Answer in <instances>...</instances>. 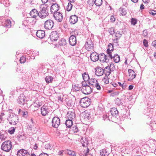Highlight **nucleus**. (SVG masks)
I'll return each instance as SVG.
<instances>
[{"mask_svg": "<svg viewBox=\"0 0 156 156\" xmlns=\"http://www.w3.org/2000/svg\"><path fill=\"white\" fill-rule=\"evenodd\" d=\"M7 120L10 125H16L18 122L19 119L17 115L13 113H11Z\"/></svg>", "mask_w": 156, "mask_h": 156, "instance_id": "nucleus-1", "label": "nucleus"}, {"mask_svg": "<svg viewBox=\"0 0 156 156\" xmlns=\"http://www.w3.org/2000/svg\"><path fill=\"white\" fill-rule=\"evenodd\" d=\"M48 7L46 4L42 7L39 12V17L44 19L48 15Z\"/></svg>", "mask_w": 156, "mask_h": 156, "instance_id": "nucleus-2", "label": "nucleus"}, {"mask_svg": "<svg viewBox=\"0 0 156 156\" xmlns=\"http://www.w3.org/2000/svg\"><path fill=\"white\" fill-rule=\"evenodd\" d=\"M12 147V144L10 140H7L3 142L1 147V149L5 152H9Z\"/></svg>", "mask_w": 156, "mask_h": 156, "instance_id": "nucleus-3", "label": "nucleus"}, {"mask_svg": "<svg viewBox=\"0 0 156 156\" xmlns=\"http://www.w3.org/2000/svg\"><path fill=\"white\" fill-rule=\"evenodd\" d=\"M90 100L85 97L81 99L80 101V105L82 107L86 108L88 107L90 104Z\"/></svg>", "mask_w": 156, "mask_h": 156, "instance_id": "nucleus-4", "label": "nucleus"}, {"mask_svg": "<svg viewBox=\"0 0 156 156\" xmlns=\"http://www.w3.org/2000/svg\"><path fill=\"white\" fill-rule=\"evenodd\" d=\"M88 83L90 85L96 88L98 90H101V87L95 79L92 78L88 80Z\"/></svg>", "mask_w": 156, "mask_h": 156, "instance_id": "nucleus-5", "label": "nucleus"}, {"mask_svg": "<svg viewBox=\"0 0 156 156\" xmlns=\"http://www.w3.org/2000/svg\"><path fill=\"white\" fill-rule=\"evenodd\" d=\"M89 151V149L87 147H83L80 150L79 154L81 156H90Z\"/></svg>", "mask_w": 156, "mask_h": 156, "instance_id": "nucleus-6", "label": "nucleus"}, {"mask_svg": "<svg viewBox=\"0 0 156 156\" xmlns=\"http://www.w3.org/2000/svg\"><path fill=\"white\" fill-rule=\"evenodd\" d=\"M51 122L52 127L57 128L60 124V119L57 117H54L52 119Z\"/></svg>", "mask_w": 156, "mask_h": 156, "instance_id": "nucleus-7", "label": "nucleus"}, {"mask_svg": "<svg viewBox=\"0 0 156 156\" xmlns=\"http://www.w3.org/2000/svg\"><path fill=\"white\" fill-rule=\"evenodd\" d=\"M85 48L88 51H90L94 48L93 44L90 39H87L85 44Z\"/></svg>", "mask_w": 156, "mask_h": 156, "instance_id": "nucleus-8", "label": "nucleus"}, {"mask_svg": "<svg viewBox=\"0 0 156 156\" xmlns=\"http://www.w3.org/2000/svg\"><path fill=\"white\" fill-rule=\"evenodd\" d=\"M54 22L53 21L51 20H46L44 23V28L47 30L51 29L53 27Z\"/></svg>", "mask_w": 156, "mask_h": 156, "instance_id": "nucleus-9", "label": "nucleus"}, {"mask_svg": "<svg viewBox=\"0 0 156 156\" xmlns=\"http://www.w3.org/2000/svg\"><path fill=\"white\" fill-rule=\"evenodd\" d=\"M113 67L114 68L115 67L114 64L111 62L110 64V66H108L103 69V71H104V73L105 74L106 76H108L110 75L112 71L111 69V68L112 67V68Z\"/></svg>", "mask_w": 156, "mask_h": 156, "instance_id": "nucleus-10", "label": "nucleus"}, {"mask_svg": "<svg viewBox=\"0 0 156 156\" xmlns=\"http://www.w3.org/2000/svg\"><path fill=\"white\" fill-rule=\"evenodd\" d=\"M81 91L85 94H89L92 92V88L91 87L88 85L84 87H82Z\"/></svg>", "mask_w": 156, "mask_h": 156, "instance_id": "nucleus-11", "label": "nucleus"}, {"mask_svg": "<svg viewBox=\"0 0 156 156\" xmlns=\"http://www.w3.org/2000/svg\"><path fill=\"white\" fill-rule=\"evenodd\" d=\"M49 38L51 41H55L58 38V34L56 31H53L51 32L49 35Z\"/></svg>", "mask_w": 156, "mask_h": 156, "instance_id": "nucleus-12", "label": "nucleus"}, {"mask_svg": "<svg viewBox=\"0 0 156 156\" xmlns=\"http://www.w3.org/2000/svg\"><path fill=\"white\" fill-rule=\"evenodd\" d=\"M53 16L54 19L59 22H61L63 19L62 13L59 12L54 13Z\"/></svg>", "mask_w": 156, "mask_h": 156, "instance_id": "nucleus-13", "label": "nucleus"}, {"mask_svg": "<svg viewBox=\"0 0 156 156\" xmlns=\"http://www.w3.org/2000/svg\"><path fill=\"white\" fill-rule=\"evenodd\" d=\"M108 54L105 55L104 53H101L99 56V60L102 62H106L107 63L109 62V59L107 57H108Z\"/></svg>", "mask_w": 156, "mask_h": 156, "instance_id": "nucleus-14", "label": "nucleus"}, {"mask_svg": "<svg viewBox=\"0 0 156 156\" xmlns=\"http://www.w3.org/2000/svg\"><path fill=\"white\" fill-rule=\"evenodd\" d=\"M113 46L111 43L109 44L108 46V49L107 50L106 52L108 54V56L110 58H112V52L113 51Z\"/></svg>", "mask_w": 156, "mask_h": 156, "instance_id": "nucleus-15", "label": "nucleus"}, {"mask_svg": "<svg viewBox=\"0 0 156 156\" xmlns=\"http://www.w3.org/2000/svg\"><path fill=\"white\" fill-rule=\"evenodd\" d=\"M30 153L27 150L21 149L17 151V156H30Z\"/></svg>", "mask_w": 156, "mask_h": 156, "instance_id": "nucleus-16", "label": "nucleus"}, {"mask_svg": "<svg viewBox=\"0 0 156 156\" xmlns=\"http://www.w3.org/2000/svg\"><path fill=\"white\" fill-rule=\"evenodd\" d=\"M60 8V7L58 4L56 3H53L51 7L50 12L51 13H55L57 12Z\"/></svg>", "mask_w": 156, "mask_h": 156, "instance_id": "nucleus-17", "label": "nucleus"}, {"mask_svg": "<svg viewBox=\"0 0 156 156\" xmlns=\"http://www.w3.org/2000/svg\"><path fill=\"white\" fill-rule=\"evenodd\" d=\"M95 74L97 76H100L102 75L104 73L103 69L101 67H97L95 69Z\"/></svg>", "mask_w": 156, "mask_h": 156, "instance_id": "nucleus-18", "label": "nucleus"}, {"mask_svg": "<svg viewBox=\"0 0 156 156\" xmlns=\"http://www.w3.org/2000/svg\"><path fill=\"white\" fill-rule=\"evenodd\" d=\"M99 56L98 53L96 52H94L90 54V57L92 61L96 62L99 59Z\"/></svg>", "mask_w": 156, "mask_h": 156, "instance_id": "nucleus-19", "label": "nucleus"}, {"mask_svg": "<svg viewBox=\"0 0 156 156\" xmlns=\"http://www.w3.org/2000/svg\"><path fill=\"white\" fill-rule=\"evenodd\" d=\"M69 44L73 46L75 45L76 43V36L73 35H71L69 38Z\"/></svg>", "mask_w": 156, "mask_h": 156, "instance_id": "nucleus-20", "label": "nucleus"}, {"mask_svg": "<svg viewBox=\"0 0 156 156\" xmlns=\"http://www.w3.org/2000/svg\"><path fill=\"white\" fill-rule=\"evenodd\" d=\"M66 117L68 119L73 120L75 119L76 115L74 112L69 111L66 115Z\"/></svg>", "mask_w": 156, "mask_h": 156, "instance_id": "nucleus-21", "label": "nucleus"}, {"mask_svg": "<svg viewBox=\"0 0 156 156\" xmlns=\"http://www.w3.org/2000/svg\"><path fill=\"white\" fill-rule=\"evenodd\" d=\"M30 14L32 18L37 19V17L39 16V12L37 9H33L30 12Z\"/></svg>", "mask_w": 156, "mask_h": 156, "instance_id": "nucleus-22", "label": "nucleus"}, {"mask_svg": "<svg viewBox=\"0 0 156 156\" xmlns=\"http://www.w3.org/2000/svg\"><path fill=\"white\" fill-rule=\"evenodd\" d=\"M2 25L3 26L2 28L3 29L5 28V27H10L11 26V21L9 20H5L2 22Z\"/></svg>", "mask_w": 156, "mask_h": 156, "instance_id": "nucleus-23", "label": "nucleus"}, {"mask_svg": "<svg viewBox=\"0 0 156 156\" xmlns=\"http://www.w3.org/2000/svg\"><path fill=\"white\" fill-rule=\"evenodd\" d=\"M25 97L23 94H21L18 97V102L21 105H23L25 103Z\"/></svg>", "mask_w": 156, "mask_h": 156, "instance_id": "nucleus-24", "label": "nucleus"}, {"mask_svg": "<svg viewBox=\"0 0 156 156\" xmlns=\"http://www.w3.org/2000/svg\"><path fill=\"white\" fill-rule=\"evenodd\" d=\"M41 114L43 116H45L47 115L49 112L48 109L44 105H43L41 107Z\"/></svg>", "mask_w": 156, "mask_h": 156, "instance_id": "nucleus-25", "label": "nucleus"}, {"mask_svg": "<svg viewBox=\"0 0 156 156\" xmlns=\"http://www.w3.org/2000/svg\"><path fill=\"white\" fill-rule=\"evenodd\" d=\"M78 21V17L76 15H72L70 16L69 21L72 24H75Z\"/></svg>", "mask_w": 156, "mask_h": 156, "instance_id": "nucleus-26", "label": "nucleus"}, {"mask_svg": "<svg viewBox=\"0 0 156 156\" xmlns=\"http://www.w3.org/2000/svg\"><path fill=\"white\" fill-rule=\"evenodd\" d=\"M36 35L39 38H43L45 36V32L44 30H39L37 31Z\"/></svg>", "mask_w": 156, "mask_h": 156, "instance_id": "nucleus-27", "label": "nucleus"}, {"mask_svg": "<svg viewBox=\"0 0 156 156\" xmlns=\"http://www.w3.org/2000/svg\"><path fill=\"white\" fill-rule=\"evenodd\" d=\"M88 4H89V2H91L92 4L94 3L96 6H100L102 4V0H95L94 1L93 0H90L87 2Z\"/></svg>", "mask_w": 156, "mask_h": 156, "instance_id": "nucleus-28", "label": "nucleus"}, {"mask_svg": "<svg viewBox=\"0 0 156 156\" xmlns=\"http://www.w3.org/2000/svg\"><path fill=\"white\" fill-rule=\"evenodd\" d=\"M119 10L120 16H125L127 13V11L124 6H122L120 8Z\"/></svg>", "mask_w": 156, "mask_h": 156, "instance_id": "nucleus-29", "label": "nucleus"}, {"mask_svg": "<svg viewBox=\"0 0 156 156\" xmlns=\"http://www.w3.org/2000/svg\"><path fill=\"white\" fill-rule=\"evenodd\" d=\"M110 112L113 117H116L118 115V111L116 108H114L111 109Z\"/></svg>", "mask_w": 156, "mask_h": 156, "instance_id": "nucleus-30", "label": "nucleus"}, {"mask_svg": "<svg viewBox=\"0 0 156 156\" xmlns=\"http://www.w3.org/2000/svg\"><path fill=\"white\" fill-rule=\"evenodd\" d=\"M128 72L129 74V77L134 79L136 76V74L134 71L132 69H129Z\"/></svg>", "mask_w": 156, "mask_h": 156, "instance_id": "nucleus-31", "label": "nucleus"}, {"mask_svg": "<svg viewBox=\"0 0 156 156\" xmlns=\"http://www.w3.org/2000/svg\"><path fill=\"white\" fill-rule=\"evenodd\" d=\"M81 142L82 146L84 147H86L89 143L87 140L85 138H81Z\"/></svg>", "mask_w": 156, "mask_h": 156, "instance_id": "nucleus-32", "label": "nucleus"}, {"mask_svg": "<svg viewBox=\"0 0 156 156\" xmlns=\"http://www.w3.org/2000/svg\"><path fill=\"white\" fill-rule=\"evenodd\" d=\"M73 120L70 119H67L66 120L65 124L67 127L70 128L73 124Z\"/></svg>", "mask_w": 156, "mask_h": 156, "instance_id": "nucleus-33", "label": "nucleus"}, {"mask_svg": "<svg viewBox=\"0 0 156 156\" xmlns=\"http://www.w3.org/2000/svg\"><path fill=\"white\" fill-rule=\"evenodd\" d=\"M113 58L114 62L116 63L119 62L120 60V57L118 54H115L113 56H112V59Z\"/></svg>", "mask_w": 156, "mask_h": 156, "instance_id": "nucleus-34", "label": "nucleus"}, {"mask_svg": "<svg viewBox=\"0 0 156 156\" xmlns=\"http://www.w3.org/2000/svg\"><path fill=\"white\" fill-rule=\"evenodd\" d=\"M83 80L85 81H88L90 79L89 76L87 73L85 72L82 74Z\"/></svg>", "mask_w": 156, "mask_h": 156, "instance_id": "nucleus-35", "label": "nucleus"}, {"mask_svg": "<svg viewBox=\"0 0 156 156\" xmlns=\"http://www.w3.org/2000/svg\"><path fill=\"white\" fill-rule=\"evenodd\" d=\"M123 101L121 99H119V98H117L115 99V104L119 106L120 105H123Z\"/></svg>", "mask_w": 156, "mask_h": 156, "instance_id": "nucleus-36", "label": "nucleus"}, {"mask_svg": "<svg viewBox=\"0 0 156 156\" xmlns=\"http://www.w3.org/2000/svg\"><path fill=\"white\" fill-rule=\"evenodd\" d=\"M53 79V77L51 76H47L45 78V81L47 83H49L52 82Z\"/></svg>", "mask_w": 156, "mask_h": 156, "instance_id": "nucleus-37", "label": "nucleus"}, {"mask_svg": "<svg viewBox=\"0 0 156 156\" xmlns=\"http://www.w3.org/2000/svg\"><path fill=\"white\" fill-rule=\"evenodd\" d=\"M66 153H67L71 156H76V152L74 151H73L71 150H67L65 151Z\"/></svg>", "mask_w": 156, "mask_h": 156, "instance_id": "nucleus-38", "label": "nucleus"}, {"mask_svg": "<svg viewBox=\"0 0 156 156\" xmlns=\"http://www.w3.org/2000/svg\"><path fill=\"white\" fill-rule=\"evenodd\" d=\"M66 44V40L64 39H62L59 41V44L60 46H64Z\"/></svg>", "mask_w": 156, "mask_h": 156, "instance_id": "nucleus-39", "label": "nucleus"}, {"mask_svg": "<svg viewBox=\"0 0 156 156\" xmlns=\"http://www.w3.org/2000/svg\"><path fill=\"white\" fill-rule=\"evenodd\" d=\"M71 131L73 133H76L78 132L79 130L77 126H75L71 128Z\"/></svg>", "mask_w": 156, "mask_h": 156, "instance_id": "nucleus-40", "label": "nucleus"}, {"mask_svg": "<svg viewBox=\"0 0 156 156\" xmlns=\"http://www.w3.org/2000/svg\"><path fill=\"white\" fill-rule=\"evenodd\" d=\"M73 88L74 90L76 91H78L80 90L81 87L79 86L78 84L73 85Z\"/></svg>", "mask_w": 156, "mask_h": 156, "instance_id": "nucleus-41", "label": "nucleus"}, {"mask_svg": "<svg viewBox=\"0 0 156 156\" xmlns=\"http://www.w3.org/2000/svg\"><path fill=\"white\" fill-rule=\"evenodd\" d=\"M73 5L71 3H69L66 8V10L68 11H69L72 9Z\"/></svg>", "mask_w": 156, "mask_h": 156, "instance_id": "nucleus-42", "label": "nucleus"}, {"mask_svg": "<svg viewBox=\"0 0 156 156\" xmlns=\"http://www.w3.org/2000/svg\"><path fill=\"white\" fill-rule=\"evenodd\" d=\"M15 130V128L14 127H11L9 129L8 132L10 134H12L14 133Z\"/></svg>", "mask_w": 156, "mask_h": 156, "instance_id": "nucleus-43", "label": "nucleus"}, {"mask_svg": "<svg viewBox=\"0 0 156 156\" xmlns=\"http://www.w3.org/2000/svg\"><path fill=\"white\" fill-rule=\"evenodd\" d=\"M108 31L110 35H112L115 33L114 28L113 27L109 28Z\"/></svg>", "mask_w": 156, "mask_h": 156, "instance_id": "nucleus-44", "label": "nucleus"}, {"mask_svg": "<svg viewBox=\"0 0 156 156\" xmlns=\"http://www.w3.org/2000/svg\"><path fill=\"white\" fill-rule=\"evenodd\" d=\"M115 36L117 37L116 39L117 40L118 39L121 37L122 34L120 33V32L117 31L115 34Z\"/></svg>", "mask_w": 156, "mask_h": 156, "instance_id": "nucleus-45", "label": "nucleus"}, {"mask_svg": "<svg viewBox=\"0 0 156 156\" xmlns=\"http://www.w3.org/2000/svg\"><path fill=\"white\" fill-rule=\"evenodd\" d=\"M44 147L45 149L47 150H51V147L50 145L49 144H47L45 145Z\"/></svg>", "mask_w": 156, "mask_h": 156, "instance_id": "nucleus-46", "label": "nucleus"}, {"mask_svg": "<svg viewBox=\"0 0 156 156\" xmlns=\"http://www.w3.org/2000/svg\"><path fill=\"white\" fill-rule=\"evenodd\" d=\"M109 114H107L106 115H104L103 116V119L104 120H109Z\"/></svg>", "mask_w": 156, "mask_h": 156, "instance_id": "nucleus-47", "label": "nucleus"}, {"mask_svg": "<svg viewBox=\"0 0 156 156\" xmlns=\"http://www.w3.org/2000/svg\"><path fill=\"white\" fill-rule=\"evenodd\" d=\"M26 61V58L23 56H22L20 58V62L21 63H24Z\"/></svg>", "mask_w": 156, "mask_h": 156, "instance_id": "nucleus-48", "label": "nucleus"}, {"mask_svg": "<svg viewBox=\"0 0 156 156\" xmlns=\"http://www.w3.org/2000/svg\"><path fill=\"white\" fill-rule=\"evenodd\" d=\"M137 23L136 20L134 18H132L131 20V24L135 25Z\"/></svg>", "mask_w": 156, "mask_h": 156, "instance_id": "nucleus-49", "label": "nucleus"}, {"mask_svg": "<svg viewBox=\"0 0 156 156\" xmlns=\"http://www.w3.org/2000/svg\"><path fill=\"white\" fill-rule=\"evenodd\" d=\"M103 81L106 84L109 83V79L108 77H107L106 78H104L103 79Z\"/></svg>", "mask_w": 156, "mask_h": 156, "instance_id": "nucleus-50", "label": "nucleus"}, {"mask_svg": "<svg viewBox=\"0 0 156 156\" xmlns=\"http://www.w3.org/2000/svg\"><path fill=\"white\" fill-rule=\"evenodd\" d=\"M119 94V93L118 92H113L111 94V96L112 97H114L115 96L118 95Z\"/></svg>", "mask_w": 156, "mask_h": 156, "instance_id": "nucleus-51", "label": "nucleus"}, {"mask_svg": "<svg viewBox=\"0 0 156 156\" xmlns=\"http://www.w3.org/2000/svg\"><path fill=\"white\" fill-rule=\"evenodd\" d=\"M149 13L154 16L156 14V11L155 10H150L149 11Z\"/></svg>", "mask_w": 156, "mask_h": 156, "instance_id": "nucleus-52", "label": "nucleus"}, {"mask_svg": "<svg viewBox=\"0 0 156 156\" xmlns=\"http://www.w3.org/2000/svg\"><path fill=\"white\" fill-rule=\"evenodd\" d=\"M143 44L146 47H147L148 46V42L147 40L146 39H144L143 41Z\"/></svg>", "mask_w": 156, "mask_h": 156, "instance_id": "nucleus-53", "label": "nucleus"}, {"mask_svg": "<svg viewBox=\"0 0 156 156\" xmlns=\"http://www.w3.org/2000/svg\"><path fill=\"white\" fill-rule=\"evenodd\" d=\"M115 18L114 15H112L110 17V20L111 22H114L115 21Z\"/></svg>", "mask_w": 156, "mask_h": 156, "instance_id": "nucleus-54", "label": "nucleus"}, {"mask_svg": "<svg viewBox=\"0 0 156 156\" xmlns=\"http://www.w3.org/2000/svg\"><path fill=\"white\" fill-rule=\"evenodd\" d=\"M100 153V155L101 156H106L107 155V154H105L106 153L104 151H101Z\"/></svg>", "mask_w": 156, "mask_h": 156, "instance_id": "nucleus-55", "label": "nucleus"}, {"mask_svg": "<svg viewBox=\"0 0 156 156\" xmlns=\"http://www.w3.org/2000/svg\"><path fill=\"white\" fill-rule=\"evenodd\" d=\"M19 138V139L22 140H24L25 139V137L24 135H20Z\"/></svg>", "mask_w": 156, "mask_h": 156, "instance_id": "nucleus-56", "label": "nucleus"}, {"mask_svg": "<svg viewBox=\"0 0 156 156\" xmlns=\"http://www.w3.org/2000/svg\"><path fill=\"white\" fill-rule=\"evenodd\" d=\"M5 138V137L3 134H1V133L0 134V139L1 140H4Z\"/></svg>", "mask_w": 156, "mask_h": 156, "instance_id": "nucleus-57", "label": "nucleus"}, {"mask_svg": "<svg viewBox=\"0 0 156 156\" xmlns=\"http://www.w3.org/2000/svg\"><path fill=\"white\" fill-rule=\"evenodd\" d=\"M38 146V144L36 142L33 148L35 150H37Z\"/></svg>", "mask_w": 156, "mask_h": 156, "instance_id": "nucleus-58", "label": "nucleus"}, {"mask_svg": "<svg viewBox=\"0 0 156 156\" xmlns=\"http://www.w3.org/2000/svg\"><path fill=\"white\" fill-rule=\"evenodd\" d=\"M5 115V114L4 113L2 112L1 113V114L0 115V119L1 120H2L3 119V116Z\"/></svg>", "mask_w": 156, "mask_h": 156, "instance_id": "nucleus-59", "label": "nucleus"}, {"mask_svg": "<svg viewBox=\"0 0 156 156\" xmlns=\"http://www.w3.org/2000/svg\"><path fill=\"white\" fill-rule=\"evenodd\" d=\"M39 156H49L48 154L45 153H42L41 154H40Z\"/></svg>", "mask_w": 156, "mask_h": 156, "instance_id": "nucleus-60", "label": "nucleus"}, {"mask_svg": "<svg viewBox=\"0 0 156 156\" xmlns=\"http://www.w3.org/2000/svg\"><path fill=\"white\" fill-rule=\"evenodd\" d=\"M147 35V33L146 30H144L143 31V35L144 37Z\"/></svg>", "mask_w": 156, "mask_h": 156, "instance_id": "nucleus-61", "label": "nucleus"}, {"mask_svg": "<svg viewBox=\"0 0 156 156\" xmlns=\"http://www.w3.org/2000/svg\"><path fill=\"white\" fill-rule=\"evenodd\" d=\"M64 152V151L63 150L59 151H58V155H60V156H62L63 155V152Z\"/></svg>", "mask_w": 156, "mask_h": 156, "instance_id": "nucleus-62", "label": "nucleus"}, {"mask_svg": "<svg viewBox=\"0 0 156 156\" xmlns=\"http://www.w3.org/2000/svg\"><path fill=\"white\" fill-rule=\"evenodd\" d=\"M22 115L23 116H25L26 115H27V111L23 112L22 111Z\"/></svg>", "mask_w": 156, "mask_h": 156, "instance_id": "nucleus-63", "label": "nucleus"}, {"mask_svg": "<svg viewBox=\"0 0 156 156\" xmlns=\"http://www.w3.org/2000/svg\"><path fill=\"white\" fill-rule=\"evenodd\" d=\"M152 44L153 46L156 48V40H155L152 42Z\"/></svg>", "mask_w": 156, "mask_h": 156, "instance_id": "nucleus-64", "label": "nucleus"}]
</instances>
